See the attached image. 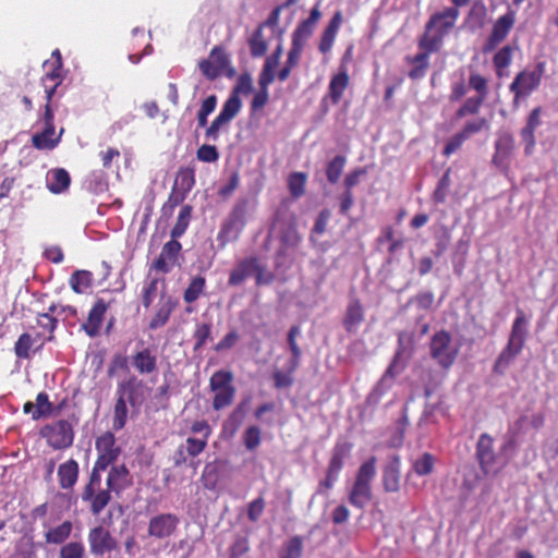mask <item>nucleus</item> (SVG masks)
Here are the masks:
<instances>
[{
    "instance_id": "obj_24",
    "label": "nucleus",
    "mask_w": 558,
    "mask_h": 558,
    "mask_svg": "<svg viewBox=\"0 0 558 558\" xmlns=\"http://www.w3.org/2000/svg\"><path fill=\"white\" fill-rule=\"evenodd\" d=\"M80 466L73 458L66 460L58 466L57 476L59 486L65 490H73L78 481Z\"/></svg>"
},
{
    "instance_id": "obj_13",
    "label": "nucleus",
    "mask_w": 558,
    "mask_h": 558,
    "mask_svg": "<svg viewBox=\"0 0 558 558\" xmlns=\"http://www.w3.org/2000/svg\"><path fill=\"white\" fill-rule=\"evenodd\" d=\"M181 250V243L177 239H171L163 244L159 256L153 262L151 268L162 274L170 272L178 262Z\"/></svg>"
},
{
    "instance_id": "obj_50",
    "label": "nucleus",
    "mask_w": 558,
    "mask_h": 558,
    "mask_svg": "<svg viewBox=\"0 0 558 558\" xmlns=\"http://www.w3.org/2000/svg\"><path fill=\"white\" fill-rule=\"evenodd\" d=\"M306 174L304 172H293L288 179L290 194L294 198L301 197L305 192Z\"/></svg>"
},
{
    "instance_id": "obj_6",
    "label": "nucleus",
    "mask_w": 558,
    "mask_h": 558,
    "mask_svg": "<svg viewBox=\"0 0 558 558\" xmlns=\"http://www.w3.org/2000/svg\"><path fill=\"white\" fill-rule=\"evenodd\" d=\"M198 68L203 75L209 81H214L217 77L226 74L228 77H232L235 74V70L230 66V59L226 53L225 49L215 46L207 59H203L198 62Z\"/></svg>"
},
{
    "instance_id": "obj_42",
    "label": "nucleus",
    "mask_w": 558,
    "mask_h": 558,
    "mask_svg": "<svg viewBox=\"0 0 558 558\" xmlns=\"http://www.w3.org/2000/svg\"><path fill=\"white\" fill-rule=\"evenodd\" d=\"M93 284V275L88 270H76L70 277L71 289L76 293H83Z\"/></svg>"
},
{
    "instance_id": "obj_31",
    "label": "nucleus",
    "mask_w": 558,
    "mask_h": 558,
    "mask_svg": "<svg viewBox=\"0 0 558 558\" xmlns=\"http://www.w3.org/2000/svg\"><path fill=\"white\" fill-rule=\"evenodd\" d=\"M142 386V380L137 379L136 376H131L128 379L119 383L117 388V396L125 399L131 405H135L138 401L137 392Z\"/></svg>"
},
{
    "instance_id": "obj_49",
    "label": "nucleus",
    "mask_w": 558,
    "mask_h": 558,
    "mask_svg": "<svg viewBox=\"0 0 558 558\" xmlns=\"http://www.w3.org/2000/svg\"><path fill=\"white\" fill-rule=\"evenodd\" d=\"M485 100H486V98L477 96V95L473 96V97H469L462 104V106L456 111V118L462 119L468 114H476L480 111V109Z\"/></svg>"
},
{
    "instance_id": "obj_34",
    "label": "nucleus",
    "mask_w": 558,
    "mask_h": 558,
    "mask_svg": "<svg viewBox=\"0 0 558 558\" xmlns=\"http://www.w3.org/2000/svg\"><path fill=\"white\" fill-rule=\"evenodd\" d=\"M72 531V522L70 520H65L61 524L46 531L45 541L48 544L61 545L70 537Z\"/></svg>"
},
{
    "instance_id": "obj_48",
    "label": "nucleus",
    "mask_w": 558,
    "mask_h": 558,
    "mask_svg": "<svg viewBox=\"0 0 558 558\" xmlns=\"http://www.w3.org/2000/svg\"><path fill=\"white\" fill-rule=\"evenodd\" d=\"M52 414V403L49 401L47 392L41 391L36 396L35 411L33 420L37 421L41 417H48Z\"/></svg>"
},
{
    "instance_id": "obj_60",
    "label": "nucleus",
    "mask_w": 558,
    "mask_h": 558,
    "mask_svg": "<svg viewBox=\"0 0 558 558\" xmlns=\"http://www.w3.org/2000/svg\"><path fill=\"white\" fill-rule=\"evenodd\" d=\"M211 336V324L209 323H202L196 325L195 330L193 332V339L195 341L194 343V351H198L202 349L207 340Z\"/></svg>"
},
{
    "instance_id": "obj_46",
    "label": "nucleus",
    "mask_w": 558,
    "mask_h": 558,
    "mask_svg": "<svg viewBox=\"0 0 558 558\" xmlns=\"http://www.w3.org/2000/svg\"><path fill=\"white\" fill-rule=\"evenodd\" d=\"M46 95L45 112L43 116L44 124L47 126H54V116L51 107L52 97L60 85L57 84H41Z\"/></svg>"
},
{
    "instance_id": "obj_40",
    "label": "nucleus",
    "mask_w": 558,
    "mask_h": 558,
    "mask_svg": "<svg viewBox=\"0 0 558 558\" xmlns=\"http://www.w3.org/2000/svg\"><path fill=\"white\" fill-rule=\"evenodd\" d=\"M195 185V170L192 167L180 168L175 179L173 186L179 190L190 193Z\"/></svg>"
},
{
    "instance_id": "obj_28",
    "label": "nucleus",
    "mask_w": 558,
    "mask_h": 558,
    "mask_svg": "<svg viewBox=\"0 0 558 558\" xmlns=\"http://www.w3.org/2000/svg\"><path fill=\"white\" fill-rule=\"evenodd\" d=\"M527 319L521 308H517V316L512 323L508 343L523 350L527 337Z\"/></svg>"
},
{
    "instance_id": "obj_59",
    "label": "nucleus",
    "mask_w": 558,
    "mask_h": 558,
    "mask_svg": "<svg viewBox=\"0 0 558 558\" xmlns=\"http://www.w3.org/2000/svg\"><path fill=\"white\" fill-rule=\"evenodd\" d=\"M233 375L230 371H217L215 372L209 379L210 390H218L219 388H225L232 385Z\"/></svg>"
},
{
    "instance_id": "obj_35",
    "label": "nucleus",
    "mask_w": 558,
    "mask_h": 558,
    "mask_svg": "<svg viewBox=\"0 0 558 558\" xmlns=\"http://www.w3.org/2000/svg\"><path fill=\"white\" fill-rule=\"evenodd\" d=\"M129 475V470L124 464L112 465L108 472L106 486L110 493L119 492L125 487V481Z\"/></svg>"
},
{
    "instance_id": "obj_22",
    "label": "nucleus",
    "mask_w": 558,
    "mask_h": 558,
    "mask_svg": "<svg viewBox=\"0 0 558 558\" xmlns=\"http://www.w3.org/2000/svg\"><path fill=\"white\" fill-rule=\"evenodd\" d=\"M258 258L256 256L245 257L239 260L235 267L230 271L228 284L236 287L242 284L248 277L253 276L257 268Z\"/></svg>"
},
{
    "instance_id": "obj_43",
    "label": "nucleus",
    "mask_w": 558,
    "mask_h": 558,
    "mask_svg": "<svg viewBox=\"0 0 558 558\" xmlns=\"http://www.w3.org/2000/svg\"><path fill=\"white\" fill-rule=\"evenodd\" d=\"M397 359H398V356H396L393 359V361L390 363V365L386 369L385 374L383 375V377H381L379 384L377 385V387H375L374 390L368 395V397L366 399L367 403H373V404L379 403V401H380V399H381V397L384 395V390L380 388V386L388 378L393 379L396 377L397 373H398V372L395 371L396 365H397Z\"/></svg>"
},
{
    "instance_id": "obj_8",
    "label": "nucleus",
    "mask_w": 558,
    "mask_h": 558,
    "mask_svg": "<svg viewBox=\"0 0 558 558\" xmlns=\"http://www.w3.org/2000/svg\"><path fill=\"white\" fill-rule=\"evenodd\" d=\"M89 551L95 558H110L112 551L119 549V542L102 525L92 527L87 534Z\"/></svg>"
},
{
    "instance_id": "obj_39",
    "label": "nucleus",
    "mask_w": 558,
    "mask_h": 558,
    "mask_svg": "<svg viewBox=\"0 0 558 558\" xmlns=\"http://www.w3.org/2000/svg\"><path fill=\"white\" fill-rule=\"evenodd\" d=\"M242 108V100L235 94H230V96L225 101L221 111L218 117H220L228 124L239 114Z\"/></svg>"
},
{
    "instance_id": "obj_55",
    "label": "nucleus",
    "mask_w": 558,
    "mask_h": 558,
    "mask_svg": "<svg viewBox=\"0 0 558 558\" xmlns=\"http://www.w3.org/2000/svg\"><path fill=\"white\" fill-rule=\"evenodd\" d=\"M293 2H294V0H287L284 3L275 7L271 10V12L269 13L268 17L264 22L259 23L258 25H260L263 28L269 27V28H271V32L275 33V31L279 26V20H280L281 12L286 8L290 7Z\"/></svg>"
},
{
    "instance_id": "obj_12",
    "label": "nucleus",
    "mask_w": 558,
    "mask_h": 558,
    "mask_svg": "<svg viewBox=\"0 0 558 558\" xmlns=\"http://www.w3.org/2000/svg\"><path fill=\"white\" fill-rule=\"evenodd\" d=\"M97 451L96 463L106 468L113 464L121 453V449L116 445V437L113 433L106 432L98 436L95 441Z\"/></svg>"
},
{
    "instance_id": "obj_14",
    "label": "nucleus",
    "mask_w": 558,
    "mask_h": 558,
    "mask_svg": "<svg viewBox=\"0 0 558 558\" xmlns=\"http://www.w3.org/2000/svg\"><path fill=\"white\" fill-rule=\"evenodd\" d=\"M476 459L484 474H489L496 463V453L494 451V438L484 433L480 436L476 444Z\"/></svg>"
},
{
    "instance_id": "obj_53",
    "label": "nucleus",
    "mask_w": 558,
    "mask_h": 558,
    "mask_svg": "<svg viewBox=\"0 0 558 558\" xmlns=\"http://www.w3.org/2000/svg\"><path fill=\"white\" fill-rule=\"evenodd\" d=\"M450 172L451 170L447 169L437 183V186L433 193V201L436 204H442L446 202L448 189L451 184Z\"/></svg>"
},
{
    "instance_id": "obj_47",
    "label": "nucleus",
    "mask_w": 558,
    "mask_h": 558,
    "mask_svg": "<svg viewBox=\"0 0 558 558\" xmlns=\"http://www.w3.org/2000/svg\"><path fill=\"white\" fill-rule=\"evenodd\" d=\"M128 420V407H126V400L122 397L117 398L114 409H113V420H112V427L114 430L122 429Z\"/></svg>"
},
{
    "instance_id": "obj_52",
    "label": "nucleus",
    "mask_w": 558,
    "mask_h": 558,
    "mask_svg": "<svg viewBox=\"0 0 558 558\" xmlns=\"http://www.w3.org/2000/svg\"><path fill=\"white\" fill-rule=\"evenodd\" d=\"M34 344L33 337L23 332L14 344V353L19 359L27 360L31 357V349Z\"/></svg>"
},
{
    "instance_id": "obj_63",
    "label": "nucleus",
    "mask_w": 558,
    "mask_h": 558,
    "mask_svg": "<svg viewBox=\"0 0 558 558\" xmlns=\"http://www.w3.org/2000/svg\"><path fill=\"white\" fill-rule=\"evenodd\" d=\"M37 325L49 331V337L47 338V341H52L54 339L53 332L57 329L58 326V318L50 313H39L37 316Z\"/></svg>"
},
{
    "instance_id": "obj_7",
    "label": "nucleus",
    "mask_w": 558,
    "mask_h": 558,
    "mask_svg": "<svg viewBox=\"0 0 558 558\" xmlns=\"http://www.w3.org/2000/svg\"><path fill=\"white\" fill-rule=\"evenodd\" d=\"M451 341V335L447 330L437 331L430 338V356L445 369L451 367L458 356V349L452 348Z\"/></svg>"
},
{
    "instance_id": "obj_41",
    "label": "nucleus",
    "mask_w": 558,
    "mask_h": 558,
    "mask_svg": "<svg viewBox=\"0 0 558 558\" xmlns=\"http://www.w3.org/2000/svg\"><path fill=\"white\" fill-rule=\"evenodd\" d=\"M211 391L215 392L213 399V408L216 411L222 410L232 404L235 396V388L233 386L219 388L218 390Z\"/></svg>"
},
{
    "instance_id": "obj_29",
    "label": "nucleus",
    "mask_w": 558,
    "mask_h": 558,
    "mask_svg": "<svg viewBox=\"0 0 558 558\" xmlns=\"http://www.w3.org/2000/svg\"><path fill=\"white\" fill-rule=\"evenodd\" d=\"M71 184V177L63 168L51 169L47 174V189L53 194L65 192Z\"/></svg>"
},
{
    "instance_id": "obj_18",
    "label": "nucleus",
    "mask_w": 558,
    "mask_h": 558,
    "mask_svg": "<svg viewBox=\"0 0 558 558\" xmlns=\"http://www.w3.org/2000/svg\"><path fill=\"white\" fill-rule=\"evenodd\" d=\"M322 17V12L318 7H314L307 19L300 22L292 33L293 44H299L301 47L305 46L307 39L313 35L314 28Z\"/></svg>"
},
{
    "instance_id": "obj_10",
    "label": "nucleus",
    "mask_w": 558,
    "mask_h": 558,
    "mask_svg": "<svg viewBox=\"0 0 558 558\" xmlns=\"http://www.w3.org/2000/svg\"><path fill=\"white\" fill-rule=\"evenodd\" d=\"M517 21V13L512 9L500 15L493 24L482 51L488 53L494 51L502 41L507 39Z\"/></svg>"
},
{
    "instance_id": "obj_9",
    "label": "nucleus",
    "mask_w": 558,
    "mask_h": 558,
    "mask_svg": "<svg viewBox=\"0 0 558 558\" xmlns=\"http://www.w3.org/2000/svg\"><path fill=\"white\" fill-rule=\"evenodd\" d=\"M40 435L47 440L48 446L54 450L68 449L74 440L73 426L66 420H59L53 424L46 425L41 428Z\"/></svg>"
},
{
    "instance_id": "obj_26",
    "label": "nucleus",
    "mask_w": 558,
    "mask_h": 558,
    "mask_svg": "<svg viewBox=\"0 0 558 558\" xmlns=\"http://www.w3.org/2000/svg\"><path fill=\"white\" fill-rule=\"evenodd\" d=\"M541 114L542 108H534L527 117L525 126L520 132L522 141L525 143L526 155H530L535 147L536 141L534 134L536 129L541 125Z\"/></svg>"
},
{
    "instance_id": "obj_5",
    "label": "nucleus",
    "mask_w": 558,
    "mask_h": 558,
    "mask_svg": "<svg viewBox=\"0 0 558 558\" xmlns=\"http://www.w3.org/2000/svg\"><path fill=\"white\" fill-rule=\"evenodd\" d=\"M247 201L241 199L233 206L229 217L222 222L217 241L221 247L239 239L245 226V211Z\"/></svg>"
},
{
    "instance_id": "obj_1",
    "label": "nucleus",
    "mask_w": 558,
    "mask_h": 558,
    "mask_svg": "<svg viewBox=\"0 0 558 558\" xmlns=\"http://www.w3.org/2000/svg\"><path fill=\"white\" fill-rule=\"evenodd\" d=\"M459 15L460 11L457 8H445L432 14L421 36V45L429 50H439L445 36L454 27Z\"/></svg>"
},
{
    "instance_id": "obj_27",
    "label": "nucleus",
    "mask_w": 558,
    "mask_h": 558,
    "mask_svg": "<svg viewBox=\"0 0 558 558\" xmlns=\"http://www.w3.org/2000/svg\"><path fill=\"white\" fill-rule=\"evenodd\" d=\"M513 149V135L509 132H502L498 134V137L495 142V154L493 156V162L498 167L504 166L509 160Z\"/></svg>"
},
{
    "instance_id": "obj_21",
    "label": "nucleus",
    "mask_w": 558,
    "mask_h": 558,
    "mask_svg": "<svg viewBox=\"0 0 558 558\" xmlns=\"http://www.w3.org/2000/svg\"><path fill=\"white\" fill-rule=\"evenodd\" d=\"M109 304L104 299H98L88 313L87 320L82 325V329L89 336L96 337L99 333L104 316Z\"/></svg>"
},
{
    "instance_id": "obj_38",
    "label": "nucleus",
    "mask_w": 558,
    "mask_h": 558,
    "mask_svg": "<svg viewBox=\"0 0 558 558\" xmlns=\"http://www.w3.org/2000/svg\"><path fill=\"white\" fill-rule=\"evenodd\" d=\"M51 69L41 77V84H57L61 85L63 77L61 75L62 70V57L58 49L52 52Z\"/></svg>"
},
{
    "instance_id": "obj_20",
    "label": "nucleus",
    "mask_w": 558,
    "mask_h": 558,
    "mask_svg": "<svg viewBox=\"0 0 558 558\" xmlns=\"http://www.w3.org/2000/svg\"><path fill=\"white\" fill-rule=\"evenodd\" d=\"M350 84V76L345 69L340 70L337 74L332 75L328 84L327 95L323 98L322 105L324 106L327 99L332 105H338Z\"/></svg>"
},
{
    "instance_id": "obj_54",
    "label": "nucleus",
    "mask_w": 558,
    "mask_h": 558,
    "mask_svg": "<svg viewBox=\"0 0 558 558\" xmlns=\"http://www.w3.org/2000/svg\"><path fill=\"white\" fill-rule=\"evenodd\" d=\"M294 372L295 371H291V363H289L287 371L276 369L272 373L274 387L276 389H284L291 387L294 383Z\"/></svg>"
},
{
    "instance_id": "obj_19",
    "label": "nucleus",
    "mask_w": 558,
    "mask_h": 558,
    "mask_svg": "<svg viewBox=\"0 0 558 558\" xmlns=\"http://www.w3.org/2000/svg\"><path fill=\"white\" fill-rule=\"evenodd\" d=\"M343 22V15L341 11H336L330 19L328 25L325 27V29L322 33L319 44H318V50L323 54H327L331 51L332 46L335 44L337 34L342 25Z\"/></svg>"
},
{
    "instance_id": "obj_15",
    "label": "nucleus",
    "mask_w": 558,
    "mask_h": 558,
    "mask_svg": "<svg viewBox=\"0 0 558 558\" xmlns=\"http://www.w3.org/2000/svg\"><path fill=\"white\" fill-rule=\"evenodd\" d=\"M179 301L171 295H162L159 300L158 307L148 323L150 330L163 327L170 319L171 314L178 307Z\"/></svg>"
},
{
    "instance_id": "obj_64",
    "label": "nucleus",
    "mask_w": 558,
    "mask_h": 558,
    "mask_svg": "<svg viewBox=\"0 0 558 558\" xmlns=\"http://www.w3.org/2000/svg\"><path fill=\"white\" fill-rule=\"evenodd\" d=\"M250 550V543L246 537H238L229 548L230 558H241Z\"/></svg>"
},
{
    "instance_id": "obj_61",
    "label": "nucleus",
    "mask_w": 558,
    "mask_h": 558,
    "mask_svg": "<svg viewBox=\"0 0 558 558\" xmlns=\"http://www.w3.org/2000/svg\"><path fill=\"white\" fill-rule=\"evenodd\" d=\"M469 87L475 90L477 96L487 98L488 96V81L480 73L471 72L469 76Z\"/></svg>"
},
{
    "instance_id": "obj_33",
    "label": "nucleus",
    "mask_w": 558,
    "mask_h": 558,
    "mask_svg": "<svg viewBox=\"0 0 558 558\" xmlns=\"http://www.w3.org/2000/svg\"><path fill=\"white\" fill-rule=\"evenodd\" d=\"M54 126L45 125L44 130L32 137L33 146L37 149H53L60 142V135L54 136Z\"/></svg>"
},
{
    "instance_id": "obj_56",
    "label": "nucleus",
    "mask_w": 558,
    "mask_h": 558,
    "mask_svg": "<svg viewBox=\"0 0 558 558\" xmlns=\"http://www.w3.org/2000/svg\"><path fill=\"white\" fill-rule=\"evenodd\" d=\"M59 558H85V546L82 542H69L61 546Z\"/></svg>"
},
{
    "instance_id": "obj_17",
    "label": "nucleus",
    "mask_w": 558,
    "mask_h": 558,
    "mask_svg": "<svg viewBox=\"0 0 558 558\" xmlns=\"http://www.w3.org/2000/svg\"><path fill=\"white\" fill-rule=\"evenodd\" d=\"M131 363L140 375H149L158 369V357L153 349L146 347L131 356Z\"/></svg>"
},
{
    "instance_id": "obj_4",
    "label": "nucleus",
    "mask_w": 558,
    "mask_h": 558,
    "mask_svg": "<svg viewBox=\"0 0 558 558\" xmlns=\"http://www.w3.org/2000/svg\"><path fill=\"white\" fill-rule=\"evenodd\" d=\"M546 72V63L537 62L533 70H522L518 72L509 85V90L513 95L512 105L518 108L522 100L529 98L535 92Z\"/></svg>"
},
{
    "instance_id": "obj_16",
    "label": "nucleus",
    "mask_w": 558,
    "mask_h": 558,
    "mask_svg": "<svg viewBox=\"0 0 558 558\" xmlns=\"http://www.w3.org/2000/svg\"><path fill=\"white\" fill-rule=\"evenodd\" d=\"M401 478V459L393 454L389 458L383 470V487L386 493H397L400 490Z\"/></svg>"
},
{
    "instance_id": "obj_3",
    "label": "nucleus",
    "mask_w": 558,
    "mask_h": 558,
    "mask_svg": "<svg viewBox=\"0 0 558 558\" xmlns=\"http://www.w3.org/2000/svg\"><path fill=\"white\" fill-rule=\"evenodd\" d=\"M376 457L368 458L361 464L349 492L348 500L351 506L363 510L373 498L372 482L376 476Z\"/></svg>"
},
{
    "instance_id": "obj_62",
    "label": "nucleus",
    "mask_w": 558,
    "mask_h": 558,
    "mask_svg": "<svg viewBox=\"0 0 558 558\" xmlns=\"http://www.w3.org/2000/svg\"><path fill=\"white\" fill-rule=\"evenodd\" d=\"M303 544L301 536H293L284 545L280 558H300L302 556Z\"/></svg>"
},
{
    "instance_id": "obj_32",
    "label": "nucleus",
    "mask_w": 558,
    "mask_h": 558,
    "mask_svg": "<svg viewBox=\"0 0 558 558\" xmlns=\"http://www.w3.org/2000/svg\"><path fill=\"white\" fill-rule=\"evenodd\" d=\"M521 352L522 349L507 342L506 347L501 350L495 361L493 372L498 375H504Z\"/></svg>"
},
{
    "instance_id": "obj_51",
    "label": "nucleus",
    "mask_w": 558,
    "mask_h": 558,
    "mask_svg": "<svg viewBox=\"0 0 558 558\" xmlns=\"http://www.w3.org/2000/svg\"><path fill=\"white\" fill-rule=\"evenodd\" d=\"M242 439L245 448L248 451H254L262 442V429L256 425H251L244 430Z\"/></svg>"
},
{
    "instance_id": "obj_30",
    "label": "nucleus",
    "mask_w": 558,
    "mask_h": 558,
    "mask_svg": "<svg viewBox=\"0 0 558 558\" xmlns=\"http://www.w3.org/2000/svg\"><path fill=\"white\" fill-rule=\"evenodd\" d=\"M515 47L506 45L498 49L493 56V65L497 77L501 78L507 75V69L511 65L513 60Z\"/></svg>"
},
{
    "instance_id": "obj_25",
    "label": "nucleus",
    "mask_w": 558,
    "mask_h": 558,
    "mask_svg": "<svg viewBox=\"0 0 558 558\" xmlns=\"http://www.w3.org/2000/svg\"><path fill=\"white\" fill-rule=\"evenodd\" d=\"M364 310L357 298H352L345 308L342 320L343 327L349 333H355L359 326L364 322Z\"/></svg>"
},
{
    "instance_id": "obj_58",
    "label": "nucleus",
    "mask_w": 558,
    "mask_h": 558,
    "mask_svg": "<svg viewBox=\"0 0 558 558\" xmlns=\"http://www.w3.org/2000/svg\"><path fill=\"white\" fill-rule=\"evenodd\" d=\"M435 458L433 454L425 452L413 463L414 472L420 475H428L434 471Z\"/></svg>"
},
{
    "instance_id": "obj_37",
    "label": "nucleus",
    "mask_w": 558,
    "mask_h": 558,
    "mask_svg": "<svg viewBox=\"0 0 558 558\" xmlns=\"http://www.w3.org/2000/svg\"><path fill=\"white\" fill-rule=\"evenodd\" d=\"M206 288L205 277L197 275L193 277L183 292V300L186 304H192L204 294Z\"/></svg>"
},
{
    "instance_id": "obj_57",
    "label": "nucleus",
    "mask_w": 558,
    "mask_h": 558,
    "mask_svg": "<svg viewBox=\"0 0 558 558\" xmlns=\"http://www.w3.org/2000/svg\"><path fill=\"white\" fill-rule=\"evenodd\" d=\"M208 440L206 437L189 436L185 440V451L190 458L198 457L207 447Z\"/></svg>"
},
{
    "instance_id": "obj_45",
    "label": "nucleus",
    "mask_w": 558,
    "mask_h": 558,
    "mask_svg": "<svg viewBox=\"0 0 558 558\" xmlns=\"http://www.w3.org/2000/svg\"><path fill=\"white\" fill-rule=\"evenodd\" d=\"M347 158L344 156L338 155L333 157L326 167V177L329 183L336 184L345 167Z\"/></svg>"
},
{
    "instance_id": "obj_11",
    "label": "nucleus",
    "mask_w": 558,
    "mask_h": 558,
    "mask_svg": "<svg viewBox=\"0 0 558 558\" xmlns=\"http://www.w3.org/2000/svg\"><path fill=\"white\" fill-rule=\"evenodd\" d=\"M180 524V518L175 513L162 512L153 515L147 524V536L162 541L175 535Z\"/></svg>"
},
{
    "instance_id": "obj_23",
    "label": "nucleus",
    "mask_w": 558,
    "mask_h": 558,
    "mask_svg": "<svg viewBox=\"0 0 558 558\" xmlns=\"http://www.w3.org/2000/svg\"><path fill=\"white\" fill-rule=\"evenodd\" d=\"M417 46L421 51L414 57L407 58V61L414 65L409 71V77L413 81L421 80L426 75V71L429 68V54L438 51L429 50L426 46H422L421 38L418 39Z\"/></svg>"
},
{
    "instance_id": "obj_36",
    "label": "nucleus",
    "mask_w": 558,
    "mask_h": 558,
    "mask_svg": "<svg viewBox=\"0 0 558 558\" xmlns=\"http://www.w3.org/2000/svg\"><path fill=\"white\" fill-rule=\"evenodd\" d=\"M264 29L258 25L248 38L250 52L253 58H260L268 50V38L264 35Z\"/></svg>"
},
{
    "instance_id": "obj_2",
    "label": "nucleus",
    "mask_w": 558,
    "mask_h": 558,
    "mask_svg": "<svg viewBox=\"0 0 558 558\" xmlns=\"http://www.w3.org/2000/svg\"><path fill=\"white\" fill-rule=\"evenodd\" d=\"M107 469L95 462L81 493L82 501L88 505L90 513L95 517L99 515L112 499L110 489L101 487V472Z\"/></svg>"
},
{
    "instance_id": "obj_44",
    "label": "nucleus",
    "mask_w": 558,
    "mask_h": 558,
    "mask_svg": "<svg viewBox=\"0 0 558 558\" xmlns=\"http://www.w3.org/2000/svg\"><path fill=\"white\" fill-rule=\"evenodd\" d=\"M191 217H192V206L184 205L179 213L175 225L171 229V238L172 239H178L185 233V231L190 225Z\"/></svg>"
}]
</instances>
